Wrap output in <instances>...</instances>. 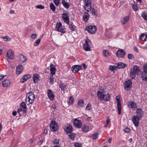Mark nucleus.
Here are the masks:
<instances>
[{
  "label": "nucleus",
  "instance_id": "nucleus-1",
  "mask_svg": "<svg viewBox=\"0 0 147 147\" xmlns=\"http://www.w3.org/2000/svg\"><path fill=\"white\" fill-rule=\"evenodd\" d=\"M97 95L98 98L101 100H104L106 101H109L110 99V96L109 93H108L106 94L104 89L98 91Z\"/></svg>",
  "mask_w": 147,
  "mask_h": 147
},
{
  "label": "nucleus",
  "instance_id": "nucleus-2",
  "mask_svg": "<svg viewBox=\"0 0 147 147\" xmlns=\"http://www.w3.org/2000/svg\"><path fill=\"white\" fill-rule=\"evenodd\" d=\"M35 99V96L33 92H30L26 94V102L27 105L32 104L34 101Z\"/></svg>",
  "mask_w": 147,
  "mask_h": 147
},
{
  "label": "nucleus",
  "instance_id": "nucleus-3",
  "mask_svg": "<svg viewBox=\"0 0 147 147\" xmlns=\"http://www.w3.org/2000/svg\"><path fill=\"white\" fill-rule=\"evenodd\" d=\"M140 71V67L137 66L135 65L133 69L131 70L130 76L132 78H134L136 77V74H138Z\"/></svg>",
  "mask_w": 147,
  "mask_h": 147
},
{
  "label": "nucleus",
  "instance_id": "nucleus-4",
  "mask_svg": "<svg viewBox=\"0 0 147 147\" xmlns=\"http://www.w3.org/2000/svg\"><path fill=\"white\" fill-rule=\"evenodd\" d=\"M91 41L88 39V37L86 36V39L85 43L83 45L84 49L86 51H89L90 50V46L91 45Z\"/></svg>",
  "mask_w": 147,
  "mask_h": 147
},
{
  "label": "nucleus",
  "instance_id": "nucleus-5",
  "mask_svg": "<svg viewBox=\"0 0 147 147\" xmlns=\"http://www.w3.org/2000/svg\"><path fill=\"white\" fill-rule=\"evenodd\" d=\"M143 70L142 72L141 77L143 80L147 81V64L143 67Z\"/></svg>",
  "mask_w": 147,
  "mask_h": 147
},
{
  "label": "nucleus",
  "instance_id": "nucleus-6",
  "mask_svg": "<svg viewBox=\"0 0 147 147\" xmlns=\"http://www.w3.org/2000/svg\"><path fill=\"white\" fill-rule=\"evenodd\" d=\"M124 88L127 91L129 90L132 86V82L130 80L126 81L125 82Z\"/></svg>",
  "mask_w": 147,
  "mask_h": 147
},
{
  "label": "nucleus",
  "instance_id": "nucleus-7",
  "mask_svg": "<svg viewBox=\"0 0 147 147\" xmlns=\"http://www.w3.org/2000/svg\"><path fill=\"white\" fill-rule=\"evenodd\" d=\"M126 54L125 51L123 49H119L116 53V55L118 57H123Z\"/></svg>",
  "mask_w": 147,
  "mask_h": 147
},
{
  "label": "nucleus",
  "instance_id": "nucleus-8",
  "mask_svg": "<svg viewBox=\"0 0 147 147\" xmlns=\"http://www.w3.org/2000/svg\"><path fill=\"white\" fill-rule=\"evenodd\" d=\"M50 130L53 131H57L58 129V126L55 121H52L50 125Z\"/></svg>",
  "mask_w": 147,
  "mask_h": 147
},
{
  "label": "nucleus",
  "instance_id": "nucleus-9",
  "mask_svg": "<svg viewBox=\"0 0 147 147\" xmlns=\"http://www.w3.org/2000/svg\"><path fill=\"white\" fill-rule=\"evenodd\" d=\"M62 24L61 22L57 23L56 26V30L58 32H61L63 33H65V31L64 29L62 28Z\"/></svg>",
  "mask_w": 147,
  "mask_h": 147
},
{
  "label": "nucleus",
  "instance_id": "nucleus-10",
  "mask_svg": "<svg viewBox=\"0 0 147 147\" xmlns=\"http://www.w3.org/2000/svg\"><path fill=\"white\" fill-rule=\"evenodd\" d=\"M87 30L91 34L95 33L96 31V28L94 26H90L86 28Z\"/></svg>",
  "mask_w": 147,
  "mask_h": 147
},
{
  "label": "nucleus",
  "instance_id": "nucleus-11",
  "mask_svg": "<svg viewBox=\"0 0 147 147\" xmlns=\"http://www.w3.org/2000/svg\"><path fill=\"white\" fill-rule=\"evenodd\" d=\"M116 99L117 102V107L119 114V115H120L121 114V106L119 97V96H117L116 97Z\"/></svg>",
  "mask_w": 147,
  "mask_h": 147
},
{
  "label": "nucleus",
  "instance_id": "nucleus-12",
  "mask_svg": "<svg viewBox=\"0 0 147 147\" xmlns=\"http://www.w3.org/2000/svg\"><path fill=\"white\" fill-rule=\"evenodd\" d=\"M62 17L64 22L67 24H69V16L66 12L63 13L62 14Z\"/></svg>",
  "mask_w": 147,
  "mask_h": 147
},
{
  "label": "nucleus",
  "instance_id": "nucleus-13",
  "mask_svg": "<svg viewBox=\"0 0 147 147\" xmlns=\"http://www.w3.org/2000/svg\"><path fill=\"white\" fill-rule=\"evenodd\" d=\"M82 68V65H75L72 67L71 70L73 72L76 73L81 69Z\"/></svg>",
  "mask_w": 147,
  "mask_h": 147
},
{
  "label": "nucleus",
  "instance_id": "nucleus-14",
  "mask_svg": "<svg viewBox=\"0 0 147 147\" xmlns=\"http://www.w3.org/2000/svg\"><path fill=\"white\" fill-rule=\"evenodd\" d=\"M140 119H139L138 117H137L135 115L133 116L132 119V120L136 127L138 126L139 121Z\"/></svg>",
  "mask_w": 147,
  "mask_h": 147
},
{
  "label": "nucleus",
  "instance_id": "nucleus-15",
  "mask_svg": "<svg viewBox=\"0 0 147 147\" xmlns=\"http://www.w3.org/2000/svg\"><path fill=\"white\" fill-rule=\"evenodd\" d=\"M64 129L66 132L68 134L71 133L72 131V127L69 124H67L66 125H65Z\"/></svg>",
  "mask_w": 147,
  "mask_h": 147
},
{
  "label": "nucleus",
  "instance_id": "nucleus-16",
  "mask_svg": "<svg viewBox=\"0 0 147 147\" xmlns=\"http://www.w3.org/2000/svg\"><path fill=\"white\" fill-rule=\"evenodd\" d=\"M136 115H135L139 119H141L142 117L143 113L142 110L141 109H138L136 111Z\"/></svg>",
  "mask_w": 147,
  "mask_h": 147
},
{
  "label": "nucleus",
  "instance_id": "nucleus-17",
  "mask_svg": "<svg viewBox=\"0 0 147 147\" xmlns=\"http://www.w3.org/2000/svg\"><path fill=\"white\" fill-rule=\"evenodd\" d=\"M74 125L78 128H80L82 126V123L80 121L76 119L74 121Z\"/></svg>",
  "mask_w": 147,
  "mask_h": 147
},
{
  "label": "nucleus",
  "instance_id": "nucleus-18",
  "mask_svg": "<svg viewBox=\"0 0 147 147\" xmlns=\"http://www.w3.org/2000/svg\"><path fill=\"white\" fill-rule=\"evenodd\" d=\"M31 76L30 74H28L24 76L20 79L21 83H24V82L27 81L29 78H30Z\"/></svg>",
  "mask_w": 147,
  "mask_h": 147
},
{
  "label": "nucleus",
  "instance_id": "nucleus-19",
  "mask_svg": "<svg viewBox=\"0 0 147 147\" xmlns=\"http://www.w3.org/2000/svg\"><path fill=\"white\" fill-rule=\"evenodd\" d=\"M47 95L51 100H53L54 99V95L52 91L50 89H49L47 91Z\"/></svg>",
  "mask_w": 147,
  "mask_h": 147
},
{
  "label": "nucleus",
  "instance_id": "nucleus-20",
  "mask_svg": "<svg viewBox=\"0 0 147 147\" xmlns=\"http://www.w3.org/2000/svg\"><path fill=\"white\" fill-rule=\"evenodd\" d=\"M11 84V82L9 80H6L2 82V86L4 87H7L9 86Z\"/></svg>",
  "mask_w": 147,
  "mask_h": 147
},
{
  "label": "nucleus",
  "instance_id": "nucleus-21",
  "mask_svg": "<svg viewBox=\"0 0 147 147\" xmlns=\"http://www.w3.org/2000/svg\"><path fill=\"white\" fill-rule=\"evenodd\" d=\"M62 3L66 9H68L69 8L70 4L67 1V0H62Z\"/></svg>",
  "mask_w": 147,
  "mask_h": 147
},
{
  "label": "nucleus",
  "instance_id": "nucleus-22",
  "mask_svg": "<svg viewBox=\"0 0 147 147\" xmlns=\"http://www.w3.org/2000/svg\"><path fill=\"white\" fill-rule=\"evenodd\" d=\"M7 55L8 58L10 59H13L14 58L13 54L11 50H9L7 53Z\"/></svg>",
  "mask_w": 147,
  "mask_h": 147
},
{
  "label": "nucleus",
  "instance_id": "nucleus-23",
  "mask_svg": "<svg viewBox=\"0 0 147 147\" xmlns=\"http://www.w3.org/2000/svg\"><path fill=\"white\" fill-rule=\"evenodd\" d=\"M23 70L22 66L21 65H19L17 66L16 68V74L18 75L20 74Z\"/></svg>",
  "mask_w": 147,
  "mask_h": 147
},
{
  "label": "nucleus",
  "instance_id": "nucleus-24",
  "mask_svg": "<svg viewBox=\"0 0 147 147\" xmlns=\"http://www.w3.org/2000/svg\"><path fill=\"white\" fill-rule=\"evenodd\" d=\"M117 68L119 69L124 68L127 66V65L122 62H119L117 63Z\"/></svg>",
  "mask_w": 147,
  "mask_h": 147
},
{
  "label": "nucleus",
  "instance_id": "nucleus-25",
  "mask_svg": "<svg viewBox=\"0 0 147 147\" xmlns=\"http://www.w3.org/2000/svg\"><path fill=\"white\" fill-rule=\"evenodd\" d=\"M20 60L22 63L26 62L27 59L22 54H20L19 55Z\"/></svg>",
  "mask_w": 147,
  "mask_h": 147
},
{
  "label": "nucleus",
  "instance_id": "nucleus-26",
  "mask_svg": "<svg viewBox=\"0 0 147 147\" xmlns=\"http://www.w3.org/2000/svg\"><path fill=\"white\" fill-rule=\"evenodd\" d=\"M50 70L51 74L53 75L55 74L56 68L55 66L53 64L50 65Z\"/></svg>",
  "mask_w": 147,
  "mask_h": 147
},
{
  "label": "nucleus",
  "instance_id": "nucleus-27",
  "mask_svg": "<svg viewBox=\"0 0 147 147\" xmlns=\"http://www.w3.org/2000/svg\"><path fill=\"white\" fill-rule=\"evenodd\" d=\"M129 19L128 16H126L124 17L121 20V22L123 24H125L128 22Z\"/></svg>",
  "mask_w": 147,
  "mask_h": 147
},
{
  "label": "nucleus",
  "instance_id": "nucleus-28",
  "mask_svg": "<svg viewBox=\"0 0 147 147\" xmlns=\"http://www.w3.org/2000/svg\"><path fill=\"white\" fill-rule=\"evenodd\" d=\"M90 16L88 13L85 12L83 16V18L84 20L87 22Z\"/></svg>",
  "mask_w": 147,
  "mask_h": 147
},
{
  "label": "nucleus",
  "instance_id": "nucleus-29",
  "mask_svg": "<svg viewBox=\"0 0 147 147\" xmlns=\"http://www.w3.org/2000/svg\"><path fill=\"white\" fill-rule=\"evenodd\" d=\"M39 76L38 74H35L34 75L33 80L34 82L36 83L37 82L38 80Z\"/></svg>",
  "mask_w": 147,
  "mask_h": 147
},
{
  "label": "nucleus",
  "instance_id": "nucleus-30",
  "mask_svg": "<svg viewBox=\"0 0 147 147\" xmlns=\"http://www.w3.org/2000/svg\"><path fill=\"white\" fill-rule=\"evenodd\" d=\"M85 9L88 12H89L90 11L91 9V5H88L85 4V6L84 7Z\"/></svg>",
  "mask_w": 147,
  "mask_h": 147
},
{
  "label": "nucleus",
  "instance_id": "nucleus-31",
  "mask_svg": "<svg viewBox=\"0 0 147 147\" xmlns=\"http://www.w3.org/2000/svg\"><path fill=\"white\" fill-rule=\"evenodd\" d=\"M59 86L60 88L62 90L65 91L66 89L67 85L64 83L60 84Z\"/></svg>",
  "mask_w": 147,
  "mask_h": 147
},
{
  "label": "nucleus",
  "instance_id": "nucleus-32",
  "mask_svg": "<svg viewBox=\"0 0 147 147\" xmlns=\"http://www.w3.org/2000/svg\"><path fill=\"white\" fill-rule=\"evenodd\" d=\"M147 38V34L146 35H145L144 34H142L140 38V40L142 41H144Z\"/></svg>",
  "mask_w": 147,
  "mask_h": 147
},
{
  "label": "nucleus",
  "instance_id": "nucleus-33",
  "mask_svg": "<svg viewBox=\"0 0 147 147\" xmlns=\"http://www.w3.org/2000/svg\"><path fill=\"white\" fill-rule=\"evenodd\" d=\"M129 106L132 108H136V107L135 103L133 101H131L130 102Z\"/></svg>",
  "mask_w": 147,
  "mask_h": 147
},
{
  "label": "nucleus",
  "instance_id": "nucleus-34",
  "mask_svg": "<svg viewBox=\"0 0 147 147\" xmlns=\"http://www.w3.org/2000/svg\"><path fill=\"white\" fill-rule=\"evenodd\" d=\"M84 105V101L83 100H80L78 102L77 105L78 107H81Z\"/></svg>",
  "mask_w": 147,
  "mask_h": 147
},
{
  "label": "nucleus",
  "instance_id": "nucleus-35",
  "mask_svg": "<svg viewBox=\"0 0 147 147\" xmlns=\"http://www.w3.org/2000/svg\"><path fill=\"white\" fill-rule=\"evenodd\" d=\"M89 127L85 125L82 128V130L84 132H87L89 131Z\"/></svg>",
  "mask_w": 147,
  "mask_h": 147
},
{
  "label": "nucleus",
  "instance_id": "nucleus-36",
  "mask_svg": "<svg viewBox=\"0 0 147 147\" xmlns=\"http://www.w3.org/2000/svg\"><path fill=\"white\" fill-rule=\"evenodd\" d=\"M41 39H38L34 43V46H38L40 42Z\"/></svg>",
  "mask_w": 147,
  "mask_h": 147
},
{
  "label": "nucleus",
  "instance_id": "nucleus-37",
  "mask_svg": "<svg viewBox=\"0 0 147 147\" xmlns=\"http://www.w3.org/2000/svg\"><path fill=\"white\" fill-rule=\"evenodd\" d=\"M50 7L51 9L52 10V11H55L56 9V7L53 3H51L50 4Z\"/></svg>",
  "mask_w": 147,
  "mask_h": 147
},
{
  "label": "nucleus",
  "instance_id": "nucleus-38",
  "mask_svg": "<svg viewBox=\"0 0 147 147\" xmlns=\"http://www.w3.org/2000/svg\"><path fill=\"white\" fill-rule=\"evenodd\" d=\"M98 134L97 133H95L92 135L91 137L93 139H96L98 137Z\"/></svg>",
  "mask_w": 147,
  "mask_h": 147
},
{
  "label": "nucleus",
  "instance_id": "nucleus-39",
  "mask_svg": "<svg viewBox=\"0 0 147 147\" xmlns=\"http://www.w3.org/2000/svg\"><path fill=\"white\" fill-rule=\"evenodd\" d=\"M117 67L115 66L110 65L109 67V69L110 70L114 71L116 70Z\"/></svg>",
  "mask_w": 147,
  "mask_h": 147
},
{
  "label": "nucleus",
  "instance_id": "nucleus-40",
  "mask_svg": "<svg viewBox=\"0 0 147 147\" xmlns=\"http://www.w3.org/2000/svg\"><path fill=\"white\" fill-rule=\"evenodd\" d=\"M142 16L143 18L146 20H147V13L144 12H143Z\"/></svg>",
  "mask_w": 147,
  "mask_h": 147
},
{
  "label": "nucleus",
  "instance_id": "nucleus-41",
  "mask_svg": "<svg viewBox=\"0 0 147 147\" xmlns=\"http://www.w3.org/2000/svg\"><path fill=\"white\" fill-rule=\"evenodd\" d=\"M36 8L40 9H43L45 8V7L42 5H38L35 6Z\"/></svg>",
  "mask_w": 147,
  "mask_h": 147
},
{
  "label": "nucleus",
  "instance_id": "nucleus-42",
  "mask_svg": "<svg viewBox=\"0 0 147 147\" xmlns=\"http://www.w3.org/2000/svg\"><path fill=\"white\" fill-rule=\"evenodd\" d=\"M59 140L57 139H55L52 142L54 144H58L59 143Z\"/></svg>",
  "mask_w": 147,
  "mask_h": 147
},
{
  "label": "nucleus",
  "instance_id": "nucleus-43",
  "mask_svg": "<svg viewBox=\"0 0 147 147\" xmlns=\"http://www.w3.org/2000/svg\"><path fill=\"white\" fill-rule=\"evenodd\" d=\"M84 3L85 4H87V5H91V0H84Z\"/></svg>",
  "mask_w": 147,
  "mask_h": 147
},
{
  "label": "nucleus",
  "instance_id": "nucleus-44",
  "mask_svg": "<svg viewBox=\"0 0 147 147\" xmlns=\"http://www.w3.org/2000/svg\"><path fill=\"white\" fill-rule=\"evenodd\" d=\"M69 138L72 140H74V139L75 136L74 134L73 133H71L69 135Z\"/></svg>",
  "mask_w": 147,
  "mask_h": 147
},
{
  "label": "nucleus",
  "instance_id": "nucleus-45",
  "mask_svg": "<svg viewBox=\"0 0 147 147\" xmlns=\"http://www.w3.org/2000/svg\"><path fill=\"white\" fill-rule=\"evenodd\" d=\"M20 107L23 109H26V106L25 103L24 102H22L20 105Z\"/></svg>",
  "mask_w": 147,
  "mask_h": 147
},
{
  "label": "nucleus",
  "instance_id": "nucleus-46",
  "mask_svg": "<svg viewBox=\"0 0 147 147\" xmlns=\"http://www.w3.org/2000/svg\"><path fill=\"white\" fill-rule=\"evenodd\" d=\"M103 54L105 56L107 57L109 55V53L107 50H105L103 52Z\"/></svg>",
  "mask_w": 147,
  "mask_h": 147
},
{
  "label": "nucleus",
  "instance_id": "nucleus-47",
  "mask_svg": "<svg viewBox=\"0 0 147 147\" xmlns=\"http://www.w3.org/2000/svg\"><path fill=\"white\" fill-rule=\"evenodd\" d=\"M74 98L72 97L71 96L70 97L69 102V104H71L73 102Z\"/></svg>",
  "mask_w": 147,
  "mask_h": 147
},
{
  "label": "nucleus",
  "instance_id": "nucleus-48",
  "mask_svg": "<svg viewBox=\"0 0 147 147\" xmlns=\"http://www.w3.org/2000/svg\"><path fill=\"white\" fill-rule=\"evenodd\" d=\"M3 38L4 40L6 41H9L10 40L9 37L7 36H5L3 37Z\"/></svg>",
  "mask_w": 147,
  "mask_h": 147
},
{
  "label": "nucleus",
  "instance_id": "nucleus-49",
  "mask_svg": "<svg viewBox=\"0 0 147 147\" xmlns=\"http://www.w3.org/2000/svg\"><path fill=\"white\" fill-rule=\"evenodd\" d=\"M54 2L56 5L58 6L60 3V0H54Z\"/></svg>",
  "mask_w": 147,
  "mask_h": 147
},
{
  "label": "nucleus",
  "instance_id": "nucleus-50",
  "mask_svg": "<svg viewBox=\"0 0 147 147\" xmlns=\"http://www.w3.org/2000/svg\"><path fill=\"white\" fill-rule=\"evenodd\" d=\"M74 145L75 147H82L81 144L78 142L75 143Z\"/></svg>",
  "mask_w": 147,
  "mask_h": 147
},
{
  "label": "nucleus",
  "instance_id": "nucleus-51",
  "mask_svg": "<svg viewBox=\"0 0 147 147\" xmlns=\"http://www.w3.org/2000/svg\"><path fill=\"white\" fill-rule=\"evenodd\" d=\"M128 57L129 59H132L134 57L133 54H129L128 55Z\"/></svg>",
  "mask_w": 147,
  "mask_h": 147
},
{
  "label": "nucleus",
  "instance_id": "nucleus-52",
  "mask_svg": "<svg viewBox=\"0 0 147 147\" xmlns=\"http://www.w3.org/2000/svg\"><path fill=\"white\" fill-rule=\"evenodd\" d=\"M132 5L133 10L135 11H137L138 9V7L137 6L134 5Z\"/></svg>",
  "mask_w": 147,
  "mask_h": 147
},
{
  "label": "nucleus",
  "instance_id": "nucleus-53",
  "mask_svg": "<svg viewBox=\"0 0 147 147\" xmlns=\"http://www.w3.org/2000/svg\"><path fill=\"white\" fill-rule=\"evenodd\" d=\"M69 28L70 30H72V31H74L75 30V28L73 27L72 24H70L69 25Z\"/></svg>",
  "mask_w": 147,
  "mask_h": 147
},
{
  "label": "nucleus",
  "instance_id": "nucleus-54",
  "mask_svg": "<svg viewBox=\"0 0 147 147\" xmlns=\"http://www.w3.org/2000/svg\"><path fill=\"white\" fill-rule=\"evenodd\" d=\"M91 105L90 104H88L87 105L86 109L87 110H89L90 109V107H91Z\"/></svg>",
  "mask_w": 147,
  "mask_h": 147
},
{
  "label": "nucleus",
  "instance_id": "nucleus-55",
  "mask_svg": "<svg viewBox=\"0 0 147 147\" xmlns=\"http://www.w3.org/2000/svg\"><path fill=\"white\" fill-rule=\"evenodd\" d=\"M37 36V35L36 34H33L31 35V37L32 39L35 38Z\"/></svg>",
  "mask_w": 147,
  "mask_h": 147
},
{
  "label": "nucleus",
  "instance_id": "nucleus-56",
  "mask_svg": "<svg viewBox=\"0 0 147 147\" xmlns=\"http://www.w3.org/2000/svg\"><path fill=\"white\" fill-rule=\"evenodd\" d=\"M130 131V129L127 127L126 128L124 129V131L127 133L129 132Z\"/></svg>",
  "mask_w": 147,
  "mask_h": 147
},
{
  "label": "nucleus",
  "instance_id": "nucleus-57",
  "mask_svg": "<svg viewBox=\"0 0 147 147\" xmlns=\"http://www.w3.org/2000/svg\"><path fill=\"white\" fill-rule=\"evenodd\" d=\"M92 14L95 16H97V13L95 12V10L94 9H92Z\"/></svg>",
  "mask_w": 147,
  "mask_h": 147
},
{
  "label": "nucleus",
  "instance_id": "nucleus-58",
  "mask_svg": "<svg viewBox=\"0 0 147 147\" xmlns=\"http://www.w3.org/2000/svg\"><path fill=\"white\" fill-rule=\"evenodd\" d=\"M50 80L51 82H53V75H52L50 76Z\"/></svg>",
  "mask_w": 147,
  "mask_h": 147
},
{
  "label": "nucleus",
  "instance_id": "nucleus-59",
  "mask_svg": "<svg viewBox=\"0 0 147 147\" xmlns=\"http://www.w3.org/2000/svg\"><path fill=\"white\" fill-rule=\"evenodd\" d=\"M87 120L89 122H91L92 121L90 117H88L87 118Z\"/></svg>",
  "mask_w": 147,
  "mask_h": 147
},
{
  "label": "nucleus",
  "instance_id": "nucleus-60",
  "mask_svg": "<svg viewBox=\"0 0 147 147\" xmlns=\"http://www.w3.org/2000/svg\"><path fill=\"white\" fill-rule=\"evenodd\" d=\"M106 122H107V125H108V123L110 122L109 119V117H107V119L106 120Z\"/></svg>",
  "mask_w": 147,
  "mask_h": 147
},
{
  "label": "nucleus",
  "instance_id": "nucleus-61",
  "mask_svg": "<svg viewBox=\"0 0 147 147\" xmlns=\"http://www.w3.org/2000/svg\"><path fill=\"white\" fill-rule=\"evenodd\" d=\"M15 13L14 11L13 10L11 9L9 11V13L11 14H12Z\"/></svg>",
  "mask_w": 147,
  "mask_h": 147
},
{
  "label": "nucleus",
  "instance_id": "nucleus-62",
  "mask_svg": "<svg viewBox=\"0 0 147 147\" xmlns=\"http://www.w3.org/2000/svg\"><path fill=\"white\" fill-rule=\"evenodd\" d=\"M5 76L4 75H1L0 76V81L3 79L5 77Z\"/></svg>",
  "mask_w": 147,
  "mask_h": 147
},
{
  "label": "nucleus",
  "instance_id": "nucleus-63",
  "mask_svg": "<svg viewBox=\"0 0 147 147\" xmlns=\"http://www.w3.org/2000/svg\"><path fill=\"white\" fill-rule=\"evenodd\" d=\"M17 114V112L16 111H14L13 112L12 115L13 116H15Z\"/></svg>",
  "mask_w": 147,
  "mask_h": 147
},
{
  "label": "nucleus",
  "instance_id": "nucleus-64",
  "mask_svg": "<svg viewBox=\"0 0 147 147\" xmlns=\"http://www.w3.org/2000/svg\"><path fill=\"white\" fill-rule=\"evenodd\" d=\"M42 142H43V141L42 140H41V141H39L38 142V144L39 145H41L42 144Z\"/></svg>",
  "mask_w": 147,
  "mask_h": 147
}]
</instances>
